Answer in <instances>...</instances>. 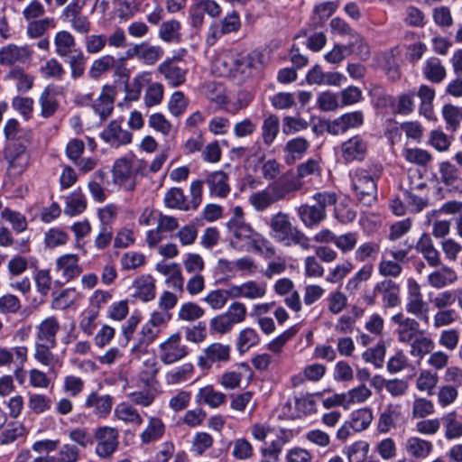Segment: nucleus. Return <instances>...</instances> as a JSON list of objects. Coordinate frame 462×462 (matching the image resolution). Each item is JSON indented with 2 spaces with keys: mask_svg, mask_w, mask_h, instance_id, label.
Wrapping results in <instances>:
<instances>
[{
  "mask_svg": "<svg viewBox=\"0 0 462 462\" xmlns=\"http://www.w3.org/2000/svg\"><path fill=\"white\" fill-rule=\"evenodd\" d=\"M119 433L115 428L108 426L98 427L94 430L93 439L97 443L96 454L102 458L110 457L119 445Z\"/></svg>",
  "mask_w": 462,
  "mask_h": 462,
  "instance_id": "nucleus-5",
  "label": "nucleus"
},
{
  "mask_svg": "<svg viewBox=\"0 0 462 462\" xmlns=\"http://www.w3.org/2000/svg\"><path fill=\"white\" fill-rule=\"evenodd\" d=\"M160 358L165 365H171L188 355V347L181 344V336L179 332L171 335V337L161 343Z\"/></svg>",
  "mask_w": 462,
  "mask_h": 462,
  "instance_id": "nucleus-8",
  "label": "nucleus"
},
{
  "mask_svg": "<svg viewBox=\"0 0 462 462\" xmlns=\"http://www.w3.org/2000/svg\"><path fill=\"white\" fill-rule=\"evenodd\" d=\"M193 373V365L190 363H186L169 371L166 374V382L169 384H177L182 382H186L191 378Z\"/></svg>",
  "mask_w": 462,
  "mask_h": 462,
  "instance_id": "nucleus-39",
  "label": "nucleus"
},
{
  "mask_svg": "<svg viewBox=\"0 0 462 462\" xmlns=\"http://www.w3.org/2000/svg\"><path fill=\"white\" fill-rule=\"evenodd\" d=\"M366 152L367 143L360 135H355L341 144V157L345 163L363 161Z\"/></svg>",
  "mask_w": 462,
  "mask_h": 462,
  "instance_id": "nucleus-15",
  "label": "nucleus"
},
{
  "mask_svg": "<svg viewBox=\"0 0 462 462\" xmlns=\"http://www.w3.org/2000/svg\"><path fill=\"white\" fill-rule=\"evenodd\" d=\"M316 205L304 204L297 208V213L307 227L318 226L327 217L326 208L336 203L335 192H317L313 195Z\"/></svg>",
  "mask_w": 462,
  "mask_h": 462,
  "instance_id": "nucleus-4",
  "label": "nucleus"
},
{
  "mask_svg": "<svg viewBox=\"0 0 462 462\" xmlns=\"http://www.w3.org/2000/svg\"><path fill=\"white\" fill-rule=\"evenodd\" d=\"M133 168L125 158L118 159L113 166V178L116 184L123 185L128 181L132 176Z\"/></svg>",
  "mask_w": 462,
  "mask_h": 462,
  "instance_id": "nucleus-38",
  "label": "nucleus"
},
{
  "mask_svg": "<svg viewBox=\"0 0 462 462\" xmlns=\"http://www.w3.org/2000/svg\"><path fill=\"white\" fill-rule=\"evenodd\" d=\"M383 294L384 306L393 308L399 304V286L392 280H384L374 286V294Z\"/></svg>",
  "mask_w": 462,
  "mask_h": 462,
  "instance_id": "nucleus-25",
  "label": "nucleus"
},
{
  "mask_svg": "<svg viewBox=\"0 0 462 462\" xmlns=\"http://www.w3.org/2000/svg\"><path fill=\"white\" fill-rule=\"evenodd\" d=\"M188 106V100L181 91L174 92L168 103V108L174 116L182 115Z\"/></svg>",
  "mask_w": 462,
  "mask_h": 462,
  "instance_id": "nucleus-61",
  "label": "nucleus"
},
{
  "mask_svg": "<svg viewBox=\"0 0 462 462\" xmlns=\"http://www.w3.org/2000/svg\"><path fill=\"white\" fill-rule=\"evenodd\" d=\"M299 189L300 185L293 179L281 177L271 182L265 189L252 193L248 201L256 211L262 212L275 202L287 199L291 193Z\"/></svg>",
  "mask_w": 462,
  "mask_h": 462,
  "instance_id": "nucleus-1",
  "label": "nucleus"
},
{
  "mask_svg": "<svg viewBox=\"0 0 462 462\" xmlns=\"http://www.w3.org/2000/svg\"><path fill=\"white\" fill-rule=\"evenodd\" d=\"M364 120V113L360 110L346 113L328 122L326 130L332 135L342 134L349 129L360 127Z\"/></svg>",
  "mask_w": 462,
  "mask_h": 462,
  "instance_id": "nucleus-12",
  "label": "nucleus"
},
{
  "mask_svg": "<svg viewBox=\"0 0 462 462\" xmlns=\"http://www.w3.org/2000/svg\"><path fill=\"white\" fill-rule=\"evenodd\" d=\"M402 420V406L400 404H389L380 414L377 429L381 433H387L392 428L397 427Z\"/></svg>",
  "mask_w": 462,
  "mask_h": 462,
  "instance_id": "nucleus-17",
  "label": "nucleus"
},
{
  "mask_svg": "<svg viewBox=\"0 0 462 462\" xmlns=\"http://www.w3.org/2000/svg\"><path fill=\"white\" fill-rule=\"evenodd\" d=\"M280 131V120L277 116L270 115L263 122L262 137L263 143L270 146L274 142Z\"/></svg>",
  "mask_w": 462,
  "mask_h": 462,
  "instance_id": "nucleus-32",
  "label": "nucleus"
},
{
  "mask_svg": "<svg viewBox=\"0 0 462 462\" xmlns=\"http://www.w3.org/2000/svg\"><path fill=\"white\" fill-rule=\"evenodd\" d=\"M442 115L448 127L456 129L460 121H462V107H457L453 105H445L442 108Z\"/></svg>",
  "mask_w": 462,
  "mask_h": 462,
  "instance_id": "nucleus-56",
  "label": "nucleus"
},
{
  "mask_svg": "<svg viewBox=\"0 0 462 462\" xmlns=\"http://www.w3.org/2000/svg\"><path fill=\"white\" fill-rule=\"evenodd\" d=\"M204 315V310L194 302L183 303L178 313V318L185 321H194Z\"/></svg>",
  "mask_w": 462,
  "mask_h": 462,
  "instance_id": "nucleus-51",
  "label": "nucleus"
},
{
  "mask_svg": "<svg viewBox=\"0 0 462 462\" xmlns=\"http://www.w3.org/2000/svg\"><path fill=\"white\" fill-rule=\"evenodd\" d=\"M8 77L16 80V89L20 93H26L32 88L33 77L26 74L22 69H13Z\"/></svg>",
  "mask_w": 462,
  "mask_h": 462,
  "instance_id": "nucleus-47",
  "label": "nucleus"
},
{
  "mask_svg": "<svg viewBox=\"0 0 462 462\" xmlns=\"http://www.w3.org/2000/svg\"><path fill=\"white\" fill-rule=\"evenodd\" d=\"M54 45L56 54L62 59L76 50L75 38L68 31H60L55 34Z\"/></svg>",
  "mask_w": 462,
  "mask_h": 462,
  "instance_id": "nucleus-26",
  "label": "nucleus"
},
{
  "mask_svg": "<svg viewBox=\"0 0 462 462\" xmlns=\"http://www.w3.org/2000/svg\"><path fill=\"white\" fill-rule=\"evenodd\" d=\"M164 430L165 426L162 420L156 417H152L149 420L146 429L140 435L141 440L144 444L156 441L163 436Z\"/></svg>",
  "mask_w": 462,
  "mask_h": 462,
  "instance_id": "nucleus-31",
  "label": "nucleus"
},
{
  "mask_svg": "<svg viewBox=\"0 0 462 462\" xmlns=\"http://www.w3.org/2000/svg\"><path fill=\"white\" fill-rule=\"evenodd\" d=\"M334 208V217L341 224H348L356 217V212L352 208L351 205L346 200H342L333 204Z\"/></svg>",
  "mask_w": 462,
  "mask_h": 462,
  "instance_id": "nucleus-46",
  "label": "nucleus"
},
{
  "mask_svg": "<svg viewBox=\"0 0 462 462\" xmlns=\"http://www.w3.org/2000/svg\"><path fill=\"white\" fill-rule=\"evenodd\" d=\"M163 98V86L161 83L150 84L144 94V104L147 107L159 105Z\"/></svg>",
  "mask_w": 462,
  "mask_h": 462,
  "instance_id": "nucleus-53",
  "label": "nucleus"
},
{
  "mask_svg": "<svg viewBox=\"0 0 462 462\" xmlns=\"http://www.w3.org/2000/svg\"><path fill=\"white\" fill-rule=\"evenodd\" d=\"M226 396L221 392H217L212 385L200 388L195 396V402L199 404H207L211 408H217L225 403Z\"/></svg>",
  "mask_w": 462,
  "mask_h": 462,
  "instance_id": "nucleus-23",
  "label": "nucleus"
},
{
  "mask_svg": "<svg viewBox=\"0 0 462 462\" xmlns=\"http://www.w3.org/2000/svg\"><path fill=\"white\" fill-rule=\"evenodd\" d=\"M2 217L12 224L13 228L17 233L24 231L27 227V221L25 217L19 212L13 211L9 208H5L2 211Z\"/></svg>",
  "mask_w": 462,
  "mask_h": 462,
  "instance_id": "nucleus-64",
  "label": "nucleus"
},
{
  "mask_svg": "<svg viewBox=\"0 0 462 462\" xmlns=\"http://www.w3.org/2000/svg\"><path fill=\"white\" fill-rule=\"evenodd\" d=\"M160 329L147 322L139 333V342L131 349L132 353L144 352L145 348L158 337Z\"/></svg>",
  "mask_w": 462,
  "mask_h": 462,
  "instance_id": "nucleus-36",
  "label": "nucleus"
},
{
  "mask_svg": "<svg viewBox=\"0 0 462 462\" xmlns=\"http://www.w3.org/2000/svg\"><path fill=\"white\" fill-rule=\"evenodd\" d=\"M383 171L381 164H376L370 171L357 169L352 179L356 199L365 206H371L377 199L376 181Z\"/></svg>",
  "mask_w": 462,
  "mask_h": 462,
  "instance_id": "nucleus-3",
  "label": "nucleus"
},
{
  "mask_svg": "<svg viewBox=\"0 0 462 462\" xmlns=\"http://www.w3.org/2000/svg\"><path fill=\"white\" fill-rule=\"evenodd\" d=\"M4 158L8 163L9 170H13L18 174L23 172L30 162V155L24 143L14 142L6 144L4 150Z\"/></svg>",
  "mask_w": 462,
  "mask_h": 462,
  "instance_id": "nucleus-7",
  "label": "nucleus"
},
{
  "mask_svg": "<svg viewBox=\"0 0 462 462\" xmlns=\"http://www.w3.org/2000/svg\"><path fill=\"white\" fill-rule=\"evenodd\" d=\"M259 335L251 328H246L240 331L237 338V350L240 354L246 352L251 346L259 343Z\"/></svg>",
  "mask_w": 462,
  "mask_h": 462,
  "instance_id": "nucleus-43",
  "label": "nucleus"
},
{
  "mask_svg": "<svg viewBox=\"0 0 462 462\" xmlns=\"http://www.w3.org/2000/svg\"><path fill=\"white\" fill-rule=\"evenodd\" d=\"M213 444V438L207 432H198L192 440L191 451L201 456Z\"/></svg>",
  "mask_w": 462,
  "mask_h": 462,
  "instance_id": "nucleus-60",
  "label": "nucleus"
},
{
  "mask_svg": "<svg viewBox=\"0 0 462 462\" xmlns=\"http://www.w3.org/2000/svg\"><path fill=\"white\" fill-rule=\"evenodd\" d=\"M87 408H92L95 415L106 417L113 406V398L109 394L99 395L97 392H92L85 402Z\"/></svg>",
  "mask_w": 462,
  "mask_h": 462,
  "instance_id": "nucleus-20",
  "label": "nucleus"
},
{
  "mask_svg": "<svg viewBox=\"0 0 462 462\" xmlns=\"http://www.w3.org/2000/svg\"><path fill=\"white\" fill-rule=\"evenodd\" d=\"M180 28V24L176 20L164 22L161 25L159 36L162 41L166 42H173L179 38Z\"/></svg>",
  "mask_w": 462,
  "mask_h": 462,
  "instance_id": "nucleus-58",
  "label": "nucleus"
},
{
  "mask_svg": "<svg viewBox=\"0 0 462 462\" xmlns=\"http://www.w3.org/2000/svg\"><path fill=\"white\" fill-rule=\"evenodd\" d=\"M39 104L41 106V116L43 118L53 116L60 107L55 89L50 86L45 88L39 97Z\"/></svg>",
  "mask_w": 462,
  "mask_h": 462,
  "instance_id": "nucleus-24",
  "label": "nucleus"
},
{
  "mask_svg": "<svg viewBox=\"0 0 462 462\" xmlns=\"http://www.w3.org/2000/svg\"><path fill=\"white\" fill-rule=\"evenodd\" d=\"M439 172L442 185L438 187L435 198L444 199L445 191L448 193H462V178L458 175L457 169L448 162L439 165Z\"/></svg>",
  "mask_w": 462,
  "mask_h": 462,
  "instance_id": "nucleus-6",
  "label": "nucleus"
},
{
  "mask_svg": "<svg viewBox=\"0 0 462 462\" xmlns=\"http://www.w3.org/2000/svg\"><path fill=\"white\" fill-rule=\"evenodd\" d=\"M34 101L28 97H14L12 100V106L19 112L25 120H29L33 110Z\"/></svg>",
  "mask_w": 462,
  "mask_h": 462,
  "instance_id": "nucleus-57",
  "label": "nucleus"
},
{
  "mask_svg": "<svg viewBox=\"0 0 462 462\" xmlns=\"http://www.w3.org/2000/svg\"><path fill=\"white\" fill-rule=\"evenodd\" d=\"M309 142L303 137H296L287 142L285 152H287L292 160H299L309 148Z\"/></svg>",
  "mask_w": 462,
  "mask_h": 462,
  "instance_id": "nucleus-50",
  "label": "nucleus"
},
{
  "mask_svg": "<svg viewBox=\"0 0 462 462\" xmlns=\"http://www.w3.org/2000/svg\"><path fill=\"white\" fill-rule=\"evenodd\" d=\"M115 412L120 420L135 423L137 425H141L143 423V419L138 411L134 407L126 403H120L117 405Z\"/></svg>",
  "mask_w": 462,
  "mask_h": 462,
  "instance_id": "nucleus-48",
  "label": "nucleus"
},
{
  "mask_svg": "<svg viewBox=\"0 0 462 462\" xmlns=\"http://www.w3.org/2000/svg\"><path fill=\"white\" fill-rule=\"evenodd\" d=\"M402 154L406 161L418 165H425L431 160V154L420 148H406Z\"/></svg>",
  "mask_w": 462,
  "mask_h": 462,
  "instance_id": "nucleus-54",
  "label": "nucleus"
},
{
  "mask_svg": "<svg viewBox=\"0 0 462 462\" xmlns=\"http://www.w3.org/2000/svg\"><path fill=\"white\" fill-rule=\"evenodd\" d=\"M417 96L420 99V113L428 119H433V90L426 85H421Z\"/></svg>",
  "mask_w": 462,
  "mask_h": 462,
  "instance_id": "nucleus-41",
  "label": "nucleus"
},
{
  "mask_svg": "<svg viewBox=\"0 0 462 462\" xmlns=\"http://www.w3.org/2000/svg\"><path fill=\"white\" fill-rule=\"evenodd\" d=\"M158 70L162 73L168 85L177 88L186 81L187 68L180 59H167L162 62Z\"/></svg>",
  "mask_w": 462,
  "mask_h": 462,
  "instance_id": "nucleus-11",
  "label": "nucleus"
},
{
  "mask_svg": "<svg viewBox=\"0 0 462 462\" xmlns=\"http://www.w3.org/2000/svg\"><path fill=\"white\" fill-rule=\"evenodd\" d=\"M55 272L59 276L56 283L62 285L77 278L82 270L75 262H57Z\"/></svg>",
  "mask_w": 462,
  "mask_h": 462,
  "instance_id": "nucleus-29",
  "label": "nucleus"
},
{
  "mask_svg": "<svg viewBox=\"0 0 462 462\" xmlns=\"http://www.w3.org/2000/svg\"><path fill=\"white\" fill-rule=\"evenodd\" d=\"M84 43L88 53L97 54L104 50L106 44V36L105 34L87 35Z\"/></svg>",
  "mask_w": 462,
  "mask_h": 462,
  "instance_id": "nucleus-62",
  "label": "nucleus"
},
{
  "mask_svg": "<svg viewBox=\"0 0 462 462\" xmlns=\"http://www.w3.org/2000/svg\"><path fill=\"white\" fill-rule=\"evenodd\" d=\"M385 355V347L383 343H379L374 348L365 351L362 355L363 359L367 363H373L375 367L383 366Z\"/></svg>",
  "mask_w": 462,
  "mask_h": 462,
  "instance_id": "nucleus-63",
  "label": "nucleus"
},
{
  "mask_svg": "<svg viewBox=\"0 0 462 462\" xmlns=\"http://www.w3.org/2000/svg\"><path fill=\"white\" fill-rule=\"evenodd\" d=\"M439 262H435V288H441L451 284L457 280L456 273L446 266L438 267Z\"/></svg>",
  "mask_w": 462,
  "mask_h": 462,
  "instance_id": "nucleus-52",
  "label": "nucleus"
},
{
  "mask_svg": "<svg viewBox=\"0 0 462 462\" xmlns=\"http://www.w3.org/2000/svg\"><path fill=\"white\" fill-rule=\"evenodd\" d=\"M54 347L45 344H35L34 358L42 365L49 366L51 370L60 366L59 358L51 351Z\"/></svg>",
  "mask_w": 462,
  "mask_h": 462,
  "instance_id": "nucleus-34",
  "label": "nucleus"
},
{
  "mask_svg": "<svg viewBox=\"0 0 462 462\" xmlns=\"http://www.w3.org/2000/svg\"><path fill=\"white\" fill-rule=\"evenodd\" d=\"M87 207V200L80 189L72 192L66 200L65 213L77 216L82 213Z\"/></svg>",
  "mask_w": 462,
  "mask_h": 462,
  "instance_id": "nucleus-37",
  "label": "nucleus"
},
{
  "mask_svg": "<svg viewBox=\"0 0 462 462\" xmlns=\"http://www.w3.org/2000/svg\"><path fill=\"white\" fill-rule=\"evenodd\" d=\"M136 295L143 301H150L155 297V285L152 277H142L135 282Z\"/></svg>",
  "mask_w": 462,
  "mask_h": 462,
  "instance_id": "nucleus-44",
  "label": "nucleus"
},
{
  "mask_svg": "<svg viewBox=\"0 0 462 462\" xmlns=\"http://www.w3.org/2000/svg\"><path fill=\"white\" fill-rule=\"evenodd\" d=\"M373 420V414L370 409L364 408L354 411L351 413L352 430L355 432L365 430Z\"/></svg>",
  "mask_w": 462,
  "mask_h": 462,
  "instance_id": "nucleus-42",
  "label": "nucleus"
},
{
  "mask_svg": "<svg viewBox=\"0 0 462 462\" xmlns=\"http://www.w3.org/2000/svg\"><path fill=\"white\" fill-rule=\"evenodd\" d=\"M264 55L260 51H253L246 56L235 60V69L241 73H245L246 69H260L263 64Z\"/></svg>",
  "mask_w": 462,
  "mask_h": 462,
  "instance_id": "nucleus-30",
  "label": "nucleus"
},
{
  "mask_svg": "<svg viewBox=\"0 0 462 462\" xmlns=\"http://www.w3.org/2000/svg\"><path fill=\"white\" fill-rule=\"evenodd\" d=\"M32 51L28 46H18L14 43L0 48V65L14 66L24 64L32 58Z\"/></svg>",
  "mask_w": 462,
  "mask_h": 462,
  "instance_id": "nucleus-14",
  "label": "nucleus"
},
{
  "mask_svg": "<svg viewBox=\"0 0 462 462\" xmlns=\"http://www.w3.org/2000/svg\"><path fill=\"white\" fill-rule=\"evenodd\" d=\"M41 72L43 77L50 79H61L65 75V69L61 63L55 58L48 60L44 65L41 67Z\"/></svg>",
  "mask_w": 462,
  "mask_h": 462,
  "instance_id": "nucleus-55",
  "label": "nucleus"
},
{
  "mask_svg": "<svg viewBox=\"0 0 462 462\" xmlns=\"http://www.w3.org/2000/svg\"><path fill=\"white\" fill-rule=\"evenodd\" d=\"M163 56V50L160 46L142 42L140 60L146 65L155 64Z\"/></svg>",
  "mask_w": 462,
  "mask_h": 462,
  "instance_id": "nucleus-49",
  "label": "nucleus"
},
{
  "mask_svg": "<svg viewBox=\"0 0 462 462\" xmlns=\"http://www.w3.org/2000/svg\"><path fill=\"white\" fill-rule=\"evenodd\" d=\"M249 249L260 257L271 259L275 257V248L271 241L261 235L255 234L251 239Z\"/></svg>",
  "mask_w": 462,
  "mask_h": 462,
  "instance_id": "nucleus-27",
  "label": "nucleus"
},
{
  "mask_svg": "<svg viewBox=\"0 0 462 462\" xmlns=\"http://www.w3.org/2000/svg\"><path fill=\"white\" fill-rule=\"evenodd\" d=\"M338 95L342 107L356 104L363 98L362 90L356 86L344 88Z\"/></svg>",
  "mask_w": 462,
  "mask_h": 462,
  "instance_id": "nucleus-59",
  "label": "nucleus"
},
{
  "mask_svg": "<svg viewBox=\"0 0 462 462\" xmlns=\"http://www.w3.org/2000/svg\"><path fill=\"white\" fill-rule=\"evenodd\" d=\"M53 18H43L32 21L27 25V34L30 38L36 39L42 37L49 29L54 28Z\"/></svg>",
  "mask_w": 462,
  "mask_h": 462,
  "instance_id": "nucleus-45",
  "label": "nucleus"
},
{
  "mask_svg": "<svg viewBox=\"0 0 462 462\" xmlns=\"http://www.w3.org/2000/svg\"><path fill=\"white\" fill-rule=\"evenodd\" d=\"M106 172L103 170L95 171L92 179L88 181V189L94 200L97 202L105 201L106 196L103 188Z\"/></svg>",
  "mask_w": 462,
  "mask_h": 462,
  "instance_id": "nucleus-35",
  "label": "nucleus"
},
{
  "mask_svg": "<svg viewBox=\"0 0 462 462\" xmlns=\"http://www.w3.org/2000/svg\"><path fill=\"white\" fill-rule=\"evenodd\" d=\"M407 310L415 314L418 318L428 321V304L422 300L420 288L416 283H410Z\"/></svg>",
  "mask_w": 462,
  "mask_h": 462,
  "instance_id": "nucleus-21",
  "label": "nucleus"
},
{
  "mask_svg": "<svg viewBox=\"0 0 462 462\" xmlns=\"http://www.w3.org/2000/svg\"><path fill=\"white\" fill-rule=\"evenodd\" d=\"M229 231L237 238H253L254 229L244 218L243 210L240 207L234 208V216L226 223Z\"/></svg>",
  "mask_w": 462,
  "mask_h": 462,
  "instance_id": "nucleus-19",
  "label": "nucleus"
},
{
  "mask_svg": "<svg viewBox=\"0 0 462 462\" xmlns=\"http://www.w3.org/2000/svg\"><path fill=\"white\" fill-rule=\"evenodd\" d=\"M115 90L110 86H105L99 97L94 101L92 108L101 121L106 120L114 110Z\"/></svg>",
  "mask_w": 462,
  "mask_h": 462,
  "instance_id": "nucleus-16",
  "label": "nucleus"
},
{
  "mask_svg": "<svg viewBox=\"0 0 462 462\" xmlns=\"http://www.w3.org/2000/svg\"><path fill=\"white\" fill-rule=\"evenodd\" d=\"M231 347L228 345L221 343H212L203 351V354L198 358V365L202 370H208L212 367L214 363L226 362L230 358Z\"/></svg>",
  "mask_w": 462,
  "mask_h": 462,
  "instance_id": "nucleus-13",
  "label": "nucleus"
},
{
  "mask_svg": "<svg viewBox=\"0 0 462 462\" xmlns=\"http://www.w3.org/2000/svg\"><path fill=\"white\" fill-rule=\"evenodd\" d=\"M405 448L411 456L417 458H424L430 453L432 445L430 441L411 437L407 439Z\"/></svg>",
  "mask_w": 462,
  "mask_h": 462,
  "instance_id": "nucleus-33",
  "label": "nucleus"
},
{
  "mask_svg": "<svg viewBox=\"0 0 462 462\" xmlns=\"http://www.w3.org/2000/svg\"><path fill=\"white\" fill-rule=\"evenodd\" d=\"M202 180L212 199H225L231 191L229 176L223 171H205Z\"/></svg>",
  "mask_w": 462,
  "mask_h": 462,
  "instance_id": "nucleus-9",
  "label": "nucleus"
},
{
  "mask_svg": "<svg viewBox=\"0 0 462 462\" xmlns=\"http://www.w3.org/2000/svg\"><path fill=\"white\" fill-rule=\"evenodd\" d=\"M164 203L169 208L190 210L189 201H187L186 196L180 188H171L164 195Z\"/></svg>",
  "mask_w": 462,
  "mask_h": 462,
  "instance_id": "nucleus-28",
  "label": "nucleus"
},
{
  "mask_svg": "<svg viewBox=\"0 0 462 462\" xmlns=\"http://www.w3.org/2000/svg\"><path fill=\"white\" fill-rule=\"evenodd\" d=\"M101 139L113 148H119L132 143L131 132L122 128V120L111 121L100 133Z\"/></svg>",
  "mask_w": 462,
  "mask_h": 462,
  "instance_id": "nucleus-10",
  "label": "nucleus"
},
{
  "mask_svg": "<svg viewBox=\"0 0 462 462\" xmlns=\"http://www.w3.org/2000/svg\"><path fill=\"white\" fill-rule=\"evenodd\" d=\"M117 63L112 55H105L95 60L89 69V76L92 79H98L103 73L115 68Z\"/></svg>",
  "mask_w": 462,
  "mask_h": 462,
  "instance_id": "nucleus-40",
  "label": "nucleus"
},
{
  "mask_svg": "<svg viewBox=\"0 0 462 462\" xmlns=\"http://www.w3.org/2000/svg\"><path fill=\"white\" fill-rule=\"evenodd\" d=\"M270 235L286 245H299L303 249L310 247V239L290 221L288 214L278 212L270 217L268 222Z\"/></svg>",
  "mask_w": 462,
  "mask_h": 462,
  "instance_id": "nucleus-2",
  "label": "nucleus"
},
{
  "mask_svg": "<svg viewBox=\"0 0 462 462\" xmlns=\"http://www.w3.org/2000/svg\"><path fill=\"white\" fill-rule=\"evenodd\" d=\"M60 329V324L56 318L45 319L37 328L36 344H45L50 346H56V335Z\"/></svg>",
  "mask_w": 462,
  "mask_h": 462,
  "instance_id": "nucleus-18",
  "label": "nucleus"
},
{
  "mask_svg": "<svg viewBox=\"0 0 462 462\" xmlns=\"http://www.w3.org/2000/svg\"><path fill=\"white\" fill-rule=\"evenodd\" d=\"M156 270L162 274L167 276L165 282L169 287L182 291L184 281L181 276L179 264L175 263L167 264L165 262H158L156 264Z\"/></svg>",
  "mask_w": 462,
  "mask_h": 462,
  "instance_id": "nucleus-22",
  "label": "nucleus"
}]
</instances>
